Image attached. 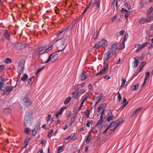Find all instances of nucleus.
<instances>
[{"mask_svg": "<svg viewBox=\"0 0 153 153\" xmlns=\"http://www.w3.org/2000/svg\"><path fill=\"white\" fill-rule=\"evenodd\" d=\"M30 140V139L29 138L26 139L25 141V146L24 147L25 148L26 147V146L28 144V143Z\"/></svg>", "mask_w": 153, "mask_h": 153, "instance_id": "4c0bfd02", "label": "nucleus"}, {"mask_svg": "<svg viewBox=\"0 0 153 153\" xmlns=\"http://www.w3.org/2000/svg\"><path fill=\"white\" fill-rule=\"evenodd\" d=\"M116 124L115 122L113 121L108 126L110 128H111V130H113L114 131L117 128L115 127L116 125Z\"/></svg>", "mask_w": 153, "mask_h": 153, "instance_id": "dca6fc26", "label": "nucleus"}, {"mask_svg": "<svg viewBox=\"0 0 153 153\" xmlns=\"http://www.w3.org/2000/svg\"><path fill=\"white\" fill-rule=\"evenodd\" d=\"M56 55V52H54L51 54L48 58V60L45 62V63H48L51 61Z\"/></svg>", "mask_w": 153, "mask_h": 153, "instance_id": "4468645a", "label": "nucleus"}, {"mask_svg": "<svg viewBox=\"0 0 153 153\" xmlns=\"http://www.w3.org/2000/svg\"><path fill=\"white\" fill-rule=\"evenodd\" d=\"M25 66V62L21 61H20L18 67L24 68Z\"/></svg>", "mask_w": 153, "mask_h": 153, "instance_id": "393cba45", "label": "nucleus"}, {"mask_svg": "<svg viewBox=\"0 0 153 153\" xmlns=\"http://www.w3.org/2000/svg\"><path fill=\"white\" fill-rule=\"evenodd\" d=\"M31 104V102L27 96H26L22 100L20 103V106L21 108H25Z\"/></svg>", "mask_w": 153, "mask_h": 153, "instance_id": "f03ea898", "label": "nucleus"}, {"mask_svg": "<svg viewBox=\"0 0 153 153\" xmlns=\"http://www.w3.org/2000/svg\"><path fill=\"white\" fill-rule=\"evenodd\" d=\"M99 42L101 47L105 48L108 45L107 41L105 39L101 40Z\"/></svg>", "mask_w": 153, "mask_h": 153, "instance_id": "1a4fd4ad", "label": "nucleus"}, {"mask_svg": "<svg viewBox=\"0 0 153 153\" xmlns=\"http://www.w3.org/2000/svg\"><path fill=\"white\" fill-rule=\"evenodd\" d=\"M39 126L40 125L39 123L36 124L34 129L32 130V134L33 135L35 136L37 132L38 131L39 128Z\"/></svg>", "mask_w": 153, "mask_h": 153, "instance_id": "9d476101", "label": "nucleus"}, {"mask_svg": "<svg viewBox=\"0 0 153 153\" xmlns=\"http://www.w3.org/2000/svg\"><path fill=\"white\" fill-rule=\"evenodd\" d=\"M90 2L92 4V7L96 9H98L100 6V0H93Z\"/></svg>", "mask_w": 153, "mask_h": 153, "instance_id": "20e7f679", "label": "nucleus"}, {"mask_svg": "<svg viewBox=\"0 0 153 153\" xmlns=\"http://www.w3.org/2000/svg\"><path fill=\"white\" fill-rule=\"evenodd\" d=\"M53 47V46H51L48 48L46 49L45 50L46 52H47L51 50L52 49V48Z\"/></svg>", "mask_w": 153, "mask_h": 153, "instance_id": "bf43d9fd", "label": "nucleus"}, {"mask_svg": "<svg viewBox=\"0 0 153 153\" xmlns=\"http://www.w3.org/2000/svg\"><path fill=\"white\" fill-rule=\"evenodd\" d=\"M16 84L17 83H16L15 86L13 87L12 86H7L6 87L5 89L4 90V94H8L12 91V89L16 86Z\"/></svg>", "mask_w": 153, "mask_h": 153, "instance_id": "0eeeda50", "label": "nucleus"}, {"mask_svg": "<svg viewBox=\"0 0 153 153\" xmlns=\"http://www.w3.org/2000/svg\"><path fill=\"white\" fill-rule=\"evenodd\" d=\"M63 150V147L62 146H61L58 149V152L59 153L61 152Z\"/></svg>", "mask_w": 153, "mask_h": 153, "instance_id": "8fccbe9b", "label": "nucleus"}, {"mask_svg": "<svg viewBox=\"0 0 153 153\" xmlns=\"http://www.w3.org/2000/svg\"><path fill=\"white\" fill-rule=\"evenodd\" d=\"M117 18V16L116 15H115L113 17V18H112V19L111 21L112 22H114L116 20Z\"/></svg>", "mask_w": 153, "mask_h": 153, "instance_id": "5fc2aeb1", "label": "nucleus"}, {"mask_svg": "<svg viewBox=\"0 0 153 153\" xmlns=\"http://www.w3.org/2000/svg\"><path fill=\"white\" fill-rule=\"evenodd\" d=\"M4 36L7 39H10V35L7 31H5L4 32Z\"/></svg>", "mask_w": 153, "mask_h": 153, "instance_id": "2f4dec72", "label": "nucleus"}, {"mask_svg": "<svg viewBox=\"0 0 153 153\" xmlns=\"http://www.w3.org/2000/svg\"><path fill=\"white\" fill-rule=\"evenodd\" d=\"M91 137H90V134L88 135V137L86 140V143H88L91 140Z\"/></svg>", "mask_w": 153, "mask_h": 153, "instance_id": "a18cd8bd", "label": "nucleus"}, {"mask_svg": "<svg viewBox=\"0 0 153 153\" xmlns=\"http://www.w3.org/2000/svg\"><path fill=\"white\" fill-rule=\"evenodd\" d=\"M118 98L119 99V100H122V97L121 95L119 93H118Z\"/></svg>", "mask_w": 153, "mask_h": 153, "instance_id": "0e129e2a", "label": "nucleus"}, {"mask_svg": "<svg viewBox=\"0 0 153 153\" xmlns=\"http://www.w3.org/2000/svg\"><path fill=\"white\" fill-rule=\"evenodd\" d=\"M102 94L100 93L98 96L94 99V100L95 101L96 105L97 104L100 102L102 98Z\"/></svg>", "mask_w": 153, "mask_h": 153, "instance_id": "6e6552de", "label": "nucleus"}, {"mask_svg": "<svg viewBox=\"0 0 153 153\" xmlns=\"http://www.w3.org/2000/svg\"><path fill=\"white\" fill-rule=\"evenodd\" d=\"M116 123V126L115 127H117L121 123V122L120 121H115Z\"/></svg>", "mask_w": 153, "mask_h": 153, "instance_id": "864d4df0", "label": "nucleus"}, {"mask_svg": "<svg viewBox=\"0 0 153 153\" xmlns=\"http://www.w3.org/2000/svg\"><path fill=\"white\" fill-rule=\"evenodd\" d=\"M124 42L125 41H124L123 42H122L120 45H118L119 47L120 48V49H122L124 48Z\"/></svg>", "mask_w": 153, "mask_h": 153, "instance_id": "7c9ffc66", "label": "nucleus"}, {"mask_svg": "<svg viewBox=\"0 0 153 153\" xmlns=\"http://www.w3.org/2000/svg\"><path fill=\"white\" fill-rule=\"evenodd\" d=\"M29 131V129L28 128H25V132L27 134H28Z\"/></svg>", "mask_w": 153, "mask_h": 153, "instance_id": "603ef678", "label": "nucleus"}, {"mask_svg": "<svg viewBox=\"0 0 153 153\" xmlns=\"http://www.w3.org/2000/svg\"><path fill=\"white\" fill-rule=\"evenodd\" d=\"M139 88V84L136 85L134 86V87L133 88V90H136L138 89Z\"/></svg>", "mask_w": 153, "mask_h": 153, "instance_id": "c03bdc74", "label": "nucleus"}, {"mask_svg": "<svg viewBox=\"0 0 153 153\" xmlns=\"http://www.w3.org/2000/svg\"><path fill=\"white\" fill-rule=\"evenodd\" d=\"M146 4V3L144 1H141L140 3V7L142 8L143 7L144 5Z\"/></svg>", "mask_w": 153, "mask_h": 153, "instance_id": "a19ab883", "label": "nucleus"}, {"mask_svg": "<svg viewBox=\"0 0 153 153\" xmlns=\"http://www.w3.org/2000/svg\"><path fill=\"white\" fill-rule=\"evenodd\" d=\"M88 74L86 72L84 71L81 74L80 78L82 80H84L88 76Z\"/></svg>", "mask_w": 153, "mask_h": 153, "instance_id": "a211bd4d", "label": "nucleus"}, {"mask_svg": "<svg viewBox=\"0 0 153 153\" xmlns=\"http://www.w3.org/2000/svg\"><path fill=\"white\" fill-rule=\"evenodd\" d=\"M122 83L121 85V88H123L124 87L125 85V82H126V80L123 78H122Z\"/></svg>", "mask_w": 153, "mask_h": 153, "instance_id": "f704fd0d", "label": "nucleus"}, {"mask_svg": "<svg viewBox=\"0 0 153 153\" xmlns=\"http://www.w3.org/2000/svg\"><path fill=\"white\" fill-rule=\"evenodd\" d=\"M101 47L100 45L99 44V42L98 43H97L94 46V48L98 49Z\"/></svg>", "mask_w": 153, "mask_h": 153, "instance_id": "ea45409f", "label": "nucleus"}, {"mask_svg": "<svg viewBox=\"0 0 153 153\" xmlns=\"http://www.w3.org/2000/svg\"><path fill=\"white\" fill-rule=\"evenodd\" d=\"M146 22H150L153 20V14L148 15L147 14V17L145 18Z\"/></svg>", "mask_w": 153, "mask_h": 153, "instance_id": "9b49d317", "label": "nucleus"}, {"mask_svg": "<svg viewBox=\"0 0 153 153\" xmlns=\"http://www.w3.org/2000/svg\"><path fill=\"white\" fill-rule=\"evenodd\" d=\"M76 117V116H74L72 117L71 119L70 124H71L75 120V118Z\"/></svg>", "mask_w": 153, "mask_h": 153, "instance_id": "37998d69", "label": "nucleus"}, {"mask_svg": "<svg viewBox=\"0 0 153 153\" xmlns=\"http://www.w3.org/2000/svg\"><path fill=\"white\" fill-rule=\"evenodd\" d=\"M153 13V7H151L148 10L147 14L150 15V14Z\"/></svg>", "mask_w": 153, "mask_h": 153, "instance_id": "c85d7f7f", "label": "nucleus"}, {"mask_svg": "<svg viewBox=\"0 0 153 153\" xmlns=\"http://www.w3.org/2000/svg\"><path fill=\"white\" fill-rule=\"evenodd\" d=\"M145 22H146V19L145 18L141 19L139 21V22L141 24H144Z\"/></svg>", "mask_w": 153, "mask_h": 153, "instance_id": "c9c22d12", "label": "nucleus"}, {"mask_svg": "<svg viewBox=\"0 0 153 153\" xmlns=\"http://www.w3.org/2000/svg\"><path fill=\"white\" fill-rule=\"evenodd\" d=\"M98 36V33L97 32L95 33L93 35V38L94 39H97V37Z\"/></svg>", "mask_w": 153, "mask_h": 153, "instance_id": "09e8293b", "label": "nucleus"}, {"mask_svg": "<svg viewBox=\"0 0 153 153\" xmlns=\"http://www.w3.org/2000/svg\"><path fill=\"white\" fill-rule=\"evenodd\" d=\"M28 78V76L26 74H24V76L22 77L21 78V79L22 80L25 81L27 80Z\"/></svg>", "mask_w": 153, "mask_h": 153, "instance_id": "cd10ccee", "label": "nucleus"}, {"mask_svg": "<svg viewBox=\"0 0 153 153\" xmlns=\"http://www.w3.org/2000/svg\"><path fill=\"white\" fill-rule=\"evenodd\" d=\"M34 80V78L33 77H32L28 80V83L30 85H31L33 83Z\"/></svg>", "mask_w": 153, "mask_h": 153, "instance_id": "c756f323", "label": "nucleus"}, {"mask_svg": "<svg viewBox=\"0 0 153 153\" xmlns=\"http://www.w3.org/2000/svg\"><path fill=\"white\" fill-rule=\"evenodd\" d=\"M102 123V120H100L98 122V123H97V125H99L100 126L101 125Z\"/></svg>", "mask_w": 153, "mask_h": 153, "instance_id": "338daca9", "label": "nucleus"}, {"mask_svg": "<svg viewBox=\"0 0 153 153\" xmlns=\"http://www.w3.org/2000/svg\"><path fill=\"white\" fill-rule=\"evenodd\" d=\"M137 57H135L134 58V59L135 60L134 61L133 63V68H136L137 67L138 65L139 61L137 59Z\"/></svg>", "mask_w": 153, "mask_h": 153, "instance_id": "6ab92c4d", "label": "nucleus"}, {"mask_svg": "<svg viewBox=\"0 0 153 153\" xmlns=\"http://www.w3.org/2000/svg\"><path fill=\"white\" fill-rule=\"evenodd\" d=\"M75 134V133H72V134H71V135L70 136L68 137L67 138L64 139H63L64 141L65 142L66 140H68L72 138L73 137H74Z\"/></svg>", "mask_w": 153, "mask_h": 153, "instance_id": "b1692460", "label": "nucleus"}, {"mask_svg": "<svg viewBox=\"0 0 153 153\" xmlns=\"http://www.w3.org/2000/svg\"><path fill=\"white\" fill-rule=\"evenodd\" d=\"M91 4V2H90L87 6V7L85 9L84 11L82 13L83 14H84L87 11V9L88 8H89L90 7Z\"/></svg>", "mask_w": 153, "mask_h": 153, "instance_id": "473e14b6", "label": "nucleus"}, {"mask_svg": "<svg viewBox=\"0 0 153 153\" xmlns=\"http://www.w3.org/2000/svg\"><path fill=\"white\" fill-rule=\"evenodd\" d=\"M12 60L10 58H7L4 61V62L7 63H10L11 62Z\"/></svg>", "mask_w": 153, "mask_h": 153, "instance_id": "e433bc0d", "label": "nucleus"}, {"mask_svg": "<svg viewBox=\"0 0 153 153\" xmlns=\"http://www.w3.org/2000/svg\"><path fill=\"white\" fill-rule=\"evenodd\" d=\"M4 69V66L3 65H0V71H1Z\"/></svg>", "mask_w": 153, "mask_h": 153, "instance_id": "052dcab7", "label": "nucleus"}, {"mask_svg": "<svg viewBox=\"0 0 153 153\" xmlns=\"http://www.w3.org/2000/svg\"><path fill=\"white\" fill-rule=\"evenodd\" d=\"M24 68H21V67H18V73L19 74H22L23 72Z\"/></svg>", "mask_w": 153, "mask_h": 153, "instance_id": "bb28decb", "label": "nucleus"}, {"mask_svg": "<svg viewBox=\"0 0 153 153\" xmlns=\"http://www.w3.org/2000/svg\"><path fill=\"white\" fill-rule=\"evenodd\" d=\"M79 94V92L76 90L72 93L73 97L75 99H77Z\"/></svg>", "mask_w": 153, "mask_h": 153, "instance_id": "aec40b11", "label": "nucleus"}, {"mask_svg": "<svg viewBox=\"0 0 153 153\" xmlns=\"http://www.w3.org/2000/svg\"><path fill=\"white\" fill-rule=\"evenodd\" d=\"M25 45L21 43H18L15 45V47L16 49L21 50L25 47Z\"/></svg>", "mask_w": 153, "mask_h": 153, "instance_id": "ddd939ff", "label": "nucleus"}, {"mask_svg": "<svg viewBox=\"0 0 153 153\" xmlns=\"http://www.w3.org/2000/svg\"><path fill=\"white\" fill-rule=\"evenodd\" d=\"M57 47L59 52L63 51L65 48L64 45V40L63 39H60L57 41Z\"/></svg>", "mask_w": 153, "mask_h": 153, "instance_id": "7ed1b4c3", "label": "nucleus"}, {"mask_svg": "<svg viewBox=\"0 0 153 153\" xmlns=\"http://www.w3.org/2000/svg\"><path fill=\"white\" fill-rule=\"evenodd\" d=\"M51 117V115L50 114H49L48 115V117L47 118V121L48 123L49 121L50 120V119Z\"/></svg>", "mask_w": 153, "mask_h": 153, "instance_id": "6e6d98bb", "label": "nucleus"}, {"mask_svg": "<svg viewBox=\"0 0 153 153\" xmlns=\"http://www.w3.org/2000/svg\"><path fill=\"white\" fill-rule=\"evenodd\" d=\"M90 115V113L89 111H88L85 112V115L87 116L88 117H89Z\"/></svg>", "mask_w": 153, "mask_h": 153, "instance_id": "774afa93", "label": "nucleus"}, {"mask_svg": "<svg viewBox=\"0 0 153 153\" xmlns=\"http://www.w3.org/2000/svg\"><path fill=\"white\" fill-rule=\"evenodd\" d=\"M106 104L105 103H103L100 105V106H101L102 108L103 109L106 106Z\"/></svg>", "mask_w": 153, "mask_h": 153, "instance_id": "680f3d73", "label": "nucleus"}, {"mask_svg": "<svg viewBox=\"0 0 153 153\" xmlns=\"http://www.w3.org/2000/svg\"><path fill=\"white\" fill-rule=\"evenodd\" d=\"M11 112V110L9 108H5L3 111V114L5 116L10 114Z\"/></svg>", "mask_w": 153, "mask_h": 153, "instance_id": "2eb2a0df", "label": "nucleus"}, {"mask_svg": "<svg viewBox=\"0 0 153 153\" xmlns=\"http://www.w3.org/2000/svg\"><path fill=\"white\" fill-rule=\"evenodd\" d=\"M148 42H146L145 43L142 44V45L137 44L135 45V48H137L136 49V52H138L140 51L144 47H146L148 44Z\"/></svg>", "mask_w": 153, "mask_h": 153, "instance_id": "39448f33", "label": "nucleus"}, {"mask_svg": "<svg viewBox=\"0 0 153 153\" xmlns=\"http://www.w3.org/2000/svg\"><path fill=\"white\" fill-rule=\"evenodd\" d=\"M86 92V91L85 90H81L79 91V93H80V94H82L84 93H85Z\"/></svg>", "mask_w": 153, "mask_h": 153, "instance_id": "4d7b16f0", "label": "nucleus"}, {"mask_svg": "<svg viewBox=\"0 0 153 153\" xmlns=\"http://www.w3.org/2000/svg\"><path fill=\"white\" fill-rule=\"evenodd\" d=\"M150 72H148L146 73L145 74V79H147L148 77H149V75H150Z\"/></svg>", "mask_w": 153, "mask_h": 153, "instance_id": "49530a36", "label": "nucleus"}, {"mask_svg": "<svg viewBox=\"0 0 153 153\" xmlns=\"http://www.w3.org/2000/svg\"><path fill=\"white\" fill-rule=\"evenodd\" d=\"M146 62H142L141 64L139 66V69L138 71V72L139 73L140 72L141 70H142L143 66L145 65Z\"/></svg>", "mask_w": 153, "mask_h": 153, "instance_id": "412c9836", "label": "nucleus"}, {"mask_svg": "<svg viewBox=\"0 0 153 153\" xmlns=\"http://www.w3.org/2000/svg\"><path fill=\"white\" fill-rule=\"evenodd\" d=\"M103 109L102 108V107L101 106H100H100L98 107V108H97V111L99 112H101V110H103Z\"/></svg>", "mask_w": 153, "mask_h": 153, "instance_id": "13d9d810", "label": "nucleus"}, {"mask_svg": "<svg viewBox=\"0 0 153 153\" xmlns=\"http://www.w3.org/2000/svg\"><path fill=\"white\" fill-rule=\"evenodd\" d=\"M91 120H88L87 121V123L86 126L87 127H90V124L91 123Z\"/></svg>", "mask_w": 153, "mask_h": 153, "instance_id": "3c124183", "label": "nucleus"}, {"mask_svg": "<svg viewBox=\"0 0 153 153\" xmlns=\"http://www.w3.org/2000/svg\"><path fill=\"white\" fill-rule=\"evenodd\" d=\"M118 43H114L112 44L111 45V52L113 55L116 53V49L120 50V48L118 46Z\"/></svg>", "mask_w": 153, "mask_h": 153, "instance_id": "423d86ee", "label": "nucleus"}, {"mask_svg": "<svg viewBox=\"0 0 153 153\" xmlns=\"http://www.w3.org/2000/svg\"><path fill=\"white\" fill-rule=\"evenodd\" d=\"M108 113H109L110 114L108 115L109 116L108 117L107 120L109 122L112 120L114 118V116L112 114V113L111 111H109Z\"/></svg>", "mask_w": 153, "mask_h": 153, "instance_id": "f3484780", "label": "nucleus"}, {"mask_svg": "<svg viewBox=\"0 0 153 153\" xmlns=\"http://www.w3.org/2000/svg\"><path fill=\"white\" fill-rule=\"evenodd\" d=\"M32 113L31 111L27 112L25 117L24 126H30L32 120Z\"/></svg>", "mask_w": 153, "mask_h": 153, "instance_id": "f257e3e1", "label": "nucleus"}, {"mask_svg": "<svg viewBox=\"0 0 153 153\" xmlns=\"http://www.w3.org/2000/svg\"><path fill=\"white\" fill-rule=\"evenodd\" d=\"M111 53V50H110L104 54L103 59L105 61L107 60L110 58Z\"/></svg>", "mask_w": 153, "mask_h": 153, "instance_id": "f8f14e48", "label": "nucleus"}, {"mask_svg": "<svg viewBox=\"0 0 153 153\" xmlns=\"http://www.w3.org/2000/svg\"><path fill=\"white\" fill-rule=\"evenodd\" d=\"M4 83V81L2 77H0V89H2Z\"/></svg>", "mask_w": 153, "mask_h": 153, "instance_id": "a878e982", "label": "nucleus"}, {"mask_svg": "<svg viewBox=\"0 0 153 153\" xmlns=\"http://www.w3.org/2000/svg\"><path fill=\"white\" fill-rule=\"evenodd\" d=\"M105 69H102L101 71H100L98 73L96 74V75H101L103 74H104L105 72Z\"/></svg>", "mask_w": 153, "mask_h": 153, "instance_id": "72a5a7b5", "label": "nucleus"}, {"mask_svg": "<svg viewBox=\"0 0 153 153\" xmlns=\"http://www.w3.org/2000/svg\"><path fill=\"white\" fill-rule=\"evenodd\" d=\"M128 37V34L127 33H126L125 35V36L124 37V41H126L127 40V39Z\"/></svg>", "mask_w": 153, "mask_h": 153, "instance_id": "de8ad7c7", "label": "nucleus"}, {"mask_svg": "<svg viewBox=\"0 0 153 153\" xmlns=\"http://www.w3.org/2000/svg\"><path fill=\"white\" fill-rule=\"evenodd\" d=\"M71 98L70 97H69L65 101L64 104L65 105L68 104L69 101L71 100Z\"/></svg>", "mask_w": 153, "mask_h": 153, "instance_id": "58836bf2", "label": "nucleus"}, {"mask_svg": "<svg viewBox=\"0 0 153 153\" xmlns=\"http://www.w3.org/2000/svg\"><path fill=\"white\" fill-rule=\"evenodd\" d=\"M110 128L108 126L107 128H106L105 129V131H104L103 132V134H105L106 133V132H107V131H108V129H109V128Z\"/></svg>", "mask_w": 153, "mask_h": 153, "instance_id": "69168bd1", "label": "nucleus"}, {"mask_svg": "<svg viewBox=\"0 0 153 153\" xmlns=\"http://www.w3.org/2000/svg\"><path fill=\"white\" fill-rule=\"evenodd\" d=\"M142 109V107H140L136 109L133 112L132 115H136L137 114L141 111Z\"/></svg>", "mask_w": 153, "mask_h": 153, "instance_id": "4be33fe9", "label": "nucleus"}, {"mask_svg": "<svg viewBox=\"0 0 153 153\" xmlns=\"http://www.w3.org/2000/svg\"><path fill=\"white\" fill-rule=\"evenodd\" d=\"M144 58V57L143 56H142L140 57H138L137 58V59H138V60L139 61H141L143 60Z\"/></svg>", "mask_w": 153, "mask_h": 153, "instance_id": "e2e57ef3", "label": "nucleus"}, {"mask_svg": "<svg viewBox=\"0 0 153 153\" xmlns=\"http://www.w3.org/2000/svg\"><path fill=\"white\" fill-rule=\"evenodd\" d=\"M64 108H61L60 111L56 113V117H58L59 115L62 114L63 111L64 110Z\"/></svg>", "mask_w": 153, "mask_h": 153, "instance_id": "5701e85b", "label": "nucleus"}, {"mask_svg": "<svg viewBox=\"0 0 153 153\" xmlns=\"http://www.w3.org/2000/svg\"><path fill=\"white\" fill-rule=\"evenodd\" d=\"M44 67L42 66L41 67L39 68H38L36 72V74H37L39 73V72L41 70L43 69L44 68Z\"/></svg>", "mask_w": 153, "mask_h": 153, "instance_id": "79ce46f5", "label": "nucleus"}]
</instances>
